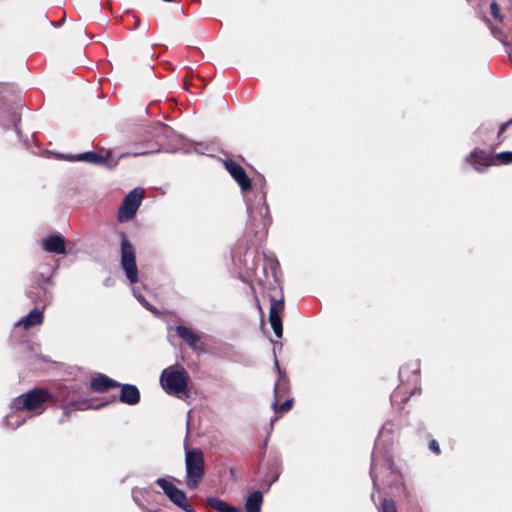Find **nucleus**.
I'll list each match as a JSON object with an SVG mask.
<instances>
[{
	"mask_svg": "<svg viewBox=\"0 0 512 512\" xmlns=\"http://www.w3.org/2000/svg\"><path fill=\"white\" fill-rule=\"evenodd\" d=\"M277 419H278V418H277V417H275L274 419H272V420H271V426H273V425H274V423L277 421Z\"/></svg>",
	"mask_w": 512,
	"mask_h": 512,
	"instance_id": "c9c22d12",
	"label": "nucleus"
},
{
	"mask_svg": "<svg viewBox=\"0 0 512 512\" xmlns=\"http://www.w3.org/2000/svg\"><path fill=\"white\" fill-rule=\"evenodd\" d=\"M224 166L232 178L238 183L242 192L252 189V182L244 168L233 160H225Z\"/></svg>",
	"mask_w": 512,
	"mask_h": 512,
	"instance_id": "9d476101",
	"label": "nucleus"
},
{
	"mask_svg": "<svg viewBox=\"0 0 512 512\" xmlns=\"http://www.w3.org/2000/svg\"><path fill=\"white\" fill-rule=\"evenodd\" d=\"M42 248L55 254L66 253V241L61 234H52L42 240Z\"/></svg>",
	"mask_w": 512,
	"mask_h": 512,
	"instance_id": "ddd939ff",
	"label": "nucleus"
},
{
	"mask_svg": "<svg viewBox=\"0 0 512 512\" xmlns=\"http://www.w3.org/2000/svg\"><path fill=\"white\" fill-rule=\"evenodd\" d=\"M418 371H419V368H416V369L414 370V373L416 374V373H418Z\"/></svg>",
	"mask_w": 512,
	"mask_h": 512,
	"instance_id": "4c0bfd02",
	"label": "nucleus"
},
{
	"mask_svg": "<svg viewBox=\"0 0 512 512\" xmlns=\"http://www.w3.org/2000/svg\"><path fill=\"white\" fill-rule=\"evenodd\" d=\"M160 382L167 393L178 395L186 391L188 375L184 369L179 370L171 366L162 371Z\"/></svg>",
	"mask_w": 512,
	"mask_h": 512,
	"instance_id": "423d86ee",
	"label": "nucleus"
},
{
	"mask_svg": "<svg viewBox=\"0 0 512 512\" xmlns=\"http://www.w3.org/2000/svg\"><path fill=\"white\" fill-rule=\"evenodd\" d=\"M118 388H121L119 394L120 402L127 405H136L140 402V391L137 386L133 384H121Z\"/></svg>",
	"mask_w": 512,
	"mask_h": 512,
	"instance_id": "2eb2a0df",
	"label": "nucleus"
},
{
	"mask_svg": "<svg viewBox=\"0 0 512 512\" xmlns=\"http://www.w3.org/2000/svg\"><path fill=\"white\" fill-rule=\"evenodd\" d=\"M91 388L98 393H104L109 389L118 388L120 383L102 373H96L90 382Z\"/></svg>",
	"mask_w": 512,
	"mask_h": 512,
	"instance_id": "4468645a",
	"label": "nucleus"
},
{
	"mask_svg": "<svg viewBox=\"0 0 512 512\" xmlns=\"http://www.w3.org/2000/svg\"><path fill=\"white\" fill-rule=\"evenodd\" d=\"M490 30H491L492 35L496 39H498L506 47V51H508V49H507V47H508L507 37L504 34V32L501 29H499L498 27H495V26H491Z\"/></svg>",
	"mask_w": 512,
	"mask_h": 512,
	"instance_id": "393cba45",
	"label": "nucleus"
},
{
	"mask_svg": "<svg viewBox=\"0 0 512 512\" xmlns=\"http://www.w3.org/2000/svg\"><path fill=\"white\" fill-rule=\"evenodd\" d=\"M20 120L21 116L16 110L9 111L5 117L0 118V126H2L5 129H10L14 127L17 134L20 136L21 132L18 127Z\"/></svg>",
	"mask_w": 512,
	"mask_h": 512,
	"instance_id": "4be33fe9",
	"label": "nucleus"
},
{
	"mask_svg": "<svg viewBox=\"0 0 512 512\" xmlns=\"http://www.w3.org/2000/svg\"><path fill=\"white\" fill-rule=\"evenodd\" d=\"M61 408L63 410V418H65V419H68L70 412L75 410L74 408L71 407V405L65 404V403L61 404Z\"/></svg>",
	"mask_w": 512,
	"mask_h": 512,
	"instance_id": "473e14b6",
	"label": "nucleus"
},
{
	"mask_svg": "<svg viewBox=\"0 0 512 512\" xmlns=\"http://www.w3.org/2000/svg\"><path fill=\"white\" fill-rule=\"evenodd\" d=\"M490 8H491V14L492 16L496 19V20H502V16L500 14V7L499 5L497 4L496 1H492L491 5H490Z\"/></svg>",
	"mask_w": 512,
	"mask_h": 512,
	"instance_id": "c756f323",
	"label": "nucleus"
},
{
	"mask_svg": "<svg viewBox=\"0 0 512 512\" xmlns=\"http://www.w3.org/2000/svg\"><path fill=\"white\" fill-rule=\"evenodd\" d=\"M379 512H397L395 502L390 499H384Z\"/></svg>",
	"mask_w": 512,
	"mask_h": 512,
	"instance_id": "bb28decb",
	"label": "nucleus"
},
{
	"mask_svg": "<svg viewBox=\"0 0 512 512\" xmlns=\"http://www.w3.org/2000/svg\"><path fill=\"white\" fill-rule=\"evenodd\" d=\"M132 293L133 295L135 296V298L147 309L149 310L150 312H152L153 314H157V309L152 306L145 298L144 296L140 293V291L138 290V288H133L132 289Z\"/></svg>",
	"mask_w": 512,
	"mask_h": 512,
	"instance_id": "b1692460",
	"label": "nucleus"
},
{
	"mask_svg": "<svg viewBox=\"0 0 512 512\" xmlns=\"http://www.w3.org/2000/svg\"><path fill=\"white\" fill-rule=\"evenodd\" d=\"M263 494L257 490L248 495L245 501L246 512H261Z\"/></svg>",
	"mask_w": 512,
	"mask_h": 512,
	"instance_id": "aec40b11",
	"label": "nucleus"
},
{
	"mask_svg": "<svg viewBox=\"0 0 512 512\" xmlns=\"http://www.w3.org/2000/svg\"><path fill=\"white\" fill-rule=\"evenodd\" d=\"M177 335L186 342L190 348L197 349V344L200 342V336L193 331L192 328L178 325L175 328Z\"/></svg>",
	"mask_w": 512,
	"mask_h": 512,
	"instance_id": "a211bd4d",
	"label": "nucleus"
},
{
	"mask_svg": "<svg viewBox=\"0 0 512 512\" xmlns=\"http://www.w3.org/2000/svg\"><path fill=\"white\" fill-rule=\"evenodd\" d=\"M206 503L217 512H241L239 508L234 507L224 500L216 497H207Z\"/></svg>",
	"mask_w": 512,
	"mask_h": 512,
	"instance_id": "412c9836",
	"label": "nucleus"
},
{
	"mask_svg": "<svg viewBox=\"0 0 512 512\" xmlns=\"http://www.w3.org/2000/svg\"><path fill=\"white\" fill-rule=\"evenodd\" d=\"M26 418V416H22V412L12 410V412L6 417V424L8 427L16 429L25 422Z\"/></svg>",
	"mask_w": 512,
	"mask_h": 512,
	"instance_id": "5701e85b",
	"label": "nucleus"
},
{
	"mask_svg": "<svg viewBox=\"0 0 512 512\" xmlns=\"http://www.w3.org/2000/svg\"><path fill=\"white\" fill-rule=\"evenodd\" d=\"M119 237L121 252V268L123 269L125 276L129 280L130 284H135L139 281L135 248L127 238L125 232L121 231L119 233Z\"/></svg>",
	"mask_w": 512,
	"mask_h": 512,
	"instance_id": "39448f33",
	"label": "nucleus"
},
{
	"mask_svg": "<svg viewBox=\"0 0 512 512\" xmlns=\"http://www.w3.org/2000/svg\"><path fill=\"white\" fill-rule=\"evenodd\" d=\"M155 483L163 490L165 496L179 509L185 512H197L188 501L186 493L166 478H157Z\"/></svg>",
	"mask_w": 512,
	"mask_h": 512,
	"instance_id": "0eeeda50",
	"label": "nucleus"
},
{
	"mask_svg": "<svg viewBox=\"0 0 512 512\" xmlns=\"http://www.w3.org/2000/svg\"><path fill=\"white\" fill-rule=\"evenodd\" d=\"M465 160L478 172H483L487 167L497 164L494 155L483 149H475L466 156Z\"/></svg>",
	"mask_w": 512,
	"mask_h": 512,
	"instance_id": "9b49d317",
	"label": "nucleus"
},
{
	"mask_svg": "<svg viewBox=\"0 0 512 512\" xmlns=\"http://www.w3.org/2000/svg\"><path fill=\"white\" fill-rule=\"evenodd\" d=\"M284 310V298H271V306L269 311V322L276 337L281 338L283 335V325L281 314Z\"/></svg>",
	"mask_w": 512,
	"mask_h": 512,
	"instance_id": "f8f14e48",
	"label": "nucleus"
},
{
	"mask_svg": "<svg viewBox=\"0 0 512 512\" xmlns=\"http://www.w3.org/2000/svg\"><path fill=\"white\" fill-rule=\"evenodd\" d=\"M495 161H499L501 164L512 163V151H504L494 155Z\"/></svg>",
	"mask_w": 512,
	"mask_h": 512,
	"instance_id": "a878e982",
	"label": "nucleus"
},
{
	"mask_svg": "<svg viewBox=\"0 0 512 512\" xmlns=\"http://www.w3.org/2000/svg\"><path fill=\"white\" fill-rule=\"evenodd\" d=\"M52 394L43 388H34L13 399L11 410L16 412L44 410V405L52 400Z\"/></svg>",
	"mask_w": 512,
	"mask_h": 512,
	"instance_id": "7ed1b4c3",
	"label": "nucleus"
},
{
	"mask_svg": "<svg viewBox=\"0 0 512 512\" xmlns=\"http://www.w3.org/2000/svg\"><path fill=\"white\" fill-rule=\"evenodd\" d=\"M144 194L145 191L143 188H135L124 197L118 211L119 222H128L135 217L144 198Z\"/></svg>",
	"mask_w": 512,
	"mask_h": 512,
	"instance_id": "6e6552de",
	"label": "nucleus"
},
{
	"mask_svg": "<svg viewBox=\"0 0 512 512\" xmlns=\"http://www.w3.org/2000/svg\"><path fill=\"white\" fill-rule=\"evenodd\" d=\"M279 478V472H275L271 478L265 477L261 482V486L268 491L273 483H275Z\"/></svg>",
	"mask_w": 512,
	"mask_h": 512,
	"instance_id": "cd10ccee",
	"label": "nucleus"
},
{
	"mask_svg": "<svg viewBox=\"0 0 512 512\" xmlns=\"http://www.w3.org/2000/svg\"><path fill=\"white\" fill-rule=\"evenodd\" d=\"M394 424L386 422L379 431L375 441L374 449L371 455L370 477L373 482L374 489L377 488L378 472L381 468L389 473L394 472V460L392 447L394 444Z\"/></svg>",
	"mask_w": 512,
	"mask_h": 512,
	"instance_id": "f257e3e1",
	"label": "nucleus"
},
{
	"mask_svg": "<svg viewBox=\"0 0 512 512\" xmlns=\"http://www.w3.org/2000/svg\"><path fill=\"white\" fill-rule=\"evenodd\" d=\"M44 321V314L38 308L31 310L26 316L22 317L18 322L15 323V327L23 326L29 329L33 326L40 325Z\"/></svg>",
	"mask_w": 512,
	"mask_h": 512,
	"instance_id": "f3484780",
	"label": "nucleus"
},
{
	"mask_svg": "<svg viewBox=\"0 0 512 512\" xmlns=\"http://www.w3.org/2000/svg\"><path fill=\"white\" fill-rule=\"evenodd\" d=\"M293 405V399L290 398V399H287L284 403H282L281 405L278 404L277 408L276 409H273L275 411V413H278V412H287L291 409Z\"/></svg>",
	"mask_w": 512,
	"mask_h": 512,
	"instance_id": "c85d7f7f",
	"label": "nucleus"
},
{
	"mask_svg": "<svg viewBox=\"0 0 512 512\" xmlns=\"http://www.w3.org/2000/svg\"><path fill=\"white\" fill-rule=\"evenodd\" d=\"M274 369L275 371L278 373V376L280 375H285V372H283L279 366V362L278 360L276 359L275 362H274Z\"/></svg>",
	"mask_w": 512,
	"mask_h": 512,
	"instance_id": "72a5a7b5",
	"label": "nucleus"
},
{
	"mask_svg": "<svg viewBox=\"0 0 512 512\" xmlns=\"http://www.w3.org/2000/svg\"><path fill=\"white\" fill-rule=\"evenodd\" d=\"M147 154V152H140V153H136L135 155H145Z\"/></svg>",
	"mask_w": 512,
	"mask_h": 512,
	"instance_id": "e433bc0d",
	"label": "nucleus"
},
{
	"mask_svg": "<svg viewBox=\"0 0 512 512\" xmlns=\"http://www.w3.org/2000/svg\"><path fill=\"white\" fill-rule=\"evenodd\" d=\"M399 373H400V375H402V373H403V369L402 368L399 370Z\"/></svg>",
	"mask_w": 512,
	"mask_h": 512,
	"instance_id": "58836bf2",
	"label": "nucleus"
},
{
	"mask_svg": "<svg viewBox=\"0 0 512 512\" xmlns=\"http://www.w3.org/2000/svg\"><path fill=\"white\" fill-rule=\"evenodd\" d=\"M186 485L196 489L205 475L204 454L199 448L185 447Z\"/></svg>",
	"mask_w": 512,
	"mask_h": 512,
	"instance_id": "20e7f679",
	"label": "nucleus"
},
{
	"mask_svg": "<svg viewBox=\"0 0 512 512\" xmlns=\"http://www.w3.org/2000/svg\"><path fill=\"white\" fill-rule=\"evenodd\" d=\"M249 224L255 235L266 234L272 222L269 206L266 199V191L262 188L255 200L246 199Z\"/></svg>",
	"mask_w": 512,
	"mask_h": 512,
	"instance_id": "f03ea898",
	"label": "nucleus"
},
{
	"mask_svg": "<svg viewBox=\"0 0 512 512\" xmlns=\"http://www.w3.org/2000/svg\"><path fill=\"white\" fill-rule=\"evenodd\" d=\"M429 449L436 453V454H440L441 453V450H440V445L438 443L437 440L433 439L429 442Z\"/></svg>",
	"mask_w": 512,
	"mask_h": 512,
	"instance_id": "2f4dec72",
	"label": "nucleus"
},
{
	"mask_svg": "<svg viewBox=\"0 0 512 512\" xmlns=\"http://www.w3.org/2000/svg\"><path fill=\"white\" fill-rule=\"evenodd\" d=\"M67 159L70 161H83L95 165H106L108 163L106 157L94 151H87L80 154L69 155Z\"/></svg>",
	"mask_w": 512,
	"mask_h": 512,
	"instance_id": "dca6fc26",
	"label": "nucleus"
},
{
	"mask_svg": "<svg viewBox=\"0 0 512 512\" xmlns=\"http://www.w3.org/2000/svg\"><path fill=\"white\" fill-rule=\"evenodd\" d=\"M57 400L61 403L69 404L74 409H82L83 391L77 385L61 387L58 390Z\"/></svg>",
	"mask_w": 512,
	"mask_h": 512,
	"instance_id": "1a4fd4ad",
	"label": "nucleus"
},
{
	"mask_svg": "<svg viewBox=\"0 0 512 512\" xmlns=\"http://www.w3.org/2000/svg\"><path fill=\"white\" fill-rule=\"evenodd\" d=\"M190 415H191V410H190V411H188V413H187V422H186V426H187V435L189 434V426H190V421H191V417H190Z\"/></svg>",
	"mask_w": 512,
	"mask_h": 512,
	"instance_id": "f704fd0d",
	"label": "nucleus"
},
{
	"mask_svg": "<svg viewBox=\"0 0 512 512\" xmlns=\"http://www.w3.org/2000/svg\"><path fill=\"white\" fill-rule=\"evenodd\" d=\"M289 391L288 379L286 375L278 376V380L274 385V401L272 403V408L276 409L278 406V399L282 398Z\"/></svg>",
	"mask_w": 512,
	"mask_h": 512,
	"instance_id": "6ab92c4d",
	"label": "nucleus"
},
{
	"mask_svg": "<svg viewBox=\"0 0 512 512\" xmlns=\"http://www.w3.org/2000/svg\"><path fill=\"white\" fill-rule=\"evenodd\" d=\"M512 125V118L509 119L508 121L506 122H503L500 127H499V131H498V134H497V138L499 140V142L501 143L503 141V138H502V135L503 133L507 130V128Z\"/></svg>",
	"mask_w": 512,
	"mask_h": 512,
	"instance_id": "7c9ffc66",
	"label": "nucleus"
}]
</instances>
